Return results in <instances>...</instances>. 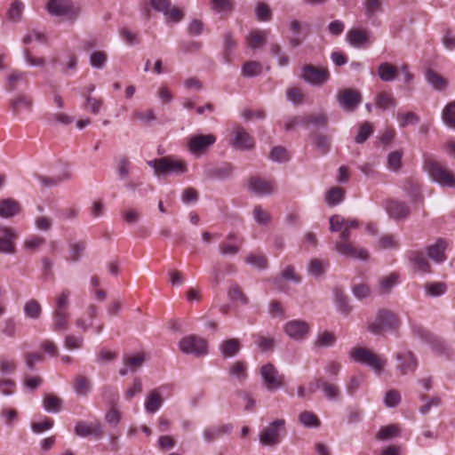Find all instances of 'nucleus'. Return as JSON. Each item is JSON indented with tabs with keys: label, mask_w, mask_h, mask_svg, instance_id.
Returning <instances> with one entry per match:
<instances>
[{
	"label": "nucleus",
	"mask_w": 455,
	"mask_h": 455,
	"mask_svg": "<svg viewBox=\"0 0 455 455\" xmlns=\"http://www.w3.org/2000/svg\"><path fill=\"white\" fill-rule=\"evenodd\" d=\"M261 71L262 65L258 61H247L242 68V74L248 77L259 76Z\"/></svg>",
	"instance_id": "obj_50"
},
{
	"label": "nucleus",
	"mask_w": 455,
	"mask_h": 455,
	"mask_svg": "<svg viewBox=\"0 0 455 455\" xmlns=\"http://www.w3.org/2000/svg\"><path fill=\"white\" fill-rule=\"evenodd\" d=\"M144 361V355L142 354H138L133 356L125 357L124 363L126 365V367H129L130 371H136L142 366Z\"/></svg>",
	"instance_id": "obj_64"
},
{
	"label": "nucleus",
	"mask_w": 455,
	"mask_h": 455,
	"mask_svg": "<svg viewBox=\"0 0 455 455\" xmlns=\"http://www.w3.org/2000/svg\"><path fill=\"white\" fill-rule=\"evenodd\" d=\"M397 283V275L391 274L379 281V291L382 294L389 293L392 288Z\"/></svg>",
	"instance_id": "obj_59"
},
{
	"label": "nucleus",
	"mask_w": 455,
	"mask_h": 455,
	"mask_svg": "<svg viewBox=\"0 0 455 455\" xmlns=\"http://www.w3.org/2000/svg\"><path fill=\"white\" fill-rule=\"evenodd\" d=\"M107 54L102 51L93 52L90 56V64L92 68L102 69L107 63Z\"/></svg>",
	"instance_id": "obj_57"
},
{
	"label": "nucleus",
	"mask_w": 455,
	"mask_h": 455,
	"mask_svg": "<svg viewBox=\"0 0 455 455\" xmlns=\"http://www.w3.org/2000/svg\"><path fill=\"white\" fill-rule=\"evenodd\" d=\"M395 369L401 375H407L416 371L418 367L417 358L409 350H400L395 354Z\"/></svg>",
	"instance_id": "obj_10"
},
{
	"label": "nucleus",
	"mask_w": 455,
	"mask_h": 455,
	"mask_svg": "<svg viewBox=\"0 0 455 455\" xmlns=\"http://www.w3.org/2000/svg\"><path fill=\"white\" fill-rule=\"evenodd\" d=\"M399 429L395 425H387L379 429L377 439L387 441L398 435Z\"/></svg>",
	"instance_id": "obj_63"
},
{
	"label": "nucleus",
	"mask_w": 455,
	"mask_h": 455,
	"mask_svg": "<svg viewBox=\"0 0 455 455\" xmlns=\"http://www.w3.org/2000/svg\"><path fill=\"white\" fill-rule=\"evenodd\" d=\"M24 10V4L20 0H14L8 11L9 19L12 21H19Z\"/></svg>",
	"instance_id": "obj_60"
},
{
	"label": "nucleus",
	"mask_w": 455,
	"mask_h": 455,
	"mask_svg": "<svg viewBox=\"0 0 455 455\" xmlns=\"http://www.w3.org/2000/svg\"><path fill=\"white\" fill-rule=\"evenodd\" d=\"M373 129L370 123L364 122L358 128V132L355 137V141L357 144H362L368 140V138L372 134Z\"/></svg>",
	"instance_id": "obj_54"
},
{
	"label": "nucleus",
	"mask_w": 455,
	"mask_h": 455,
	"mask_svg": "<svg viewBox=\"0 0 455 455\" xmlns=\"http://www.w3.org/2000/svg\"><path fill=\"white\" fill-rule=\"evenodd\" d=\"M220 350L223 356L233 357L240 350V342L237 339H228L222 341L220 345Z\"/></svg>",
	"instance_id": "obj_35"
},
{
	"label": "nucleus",
	"mask_w": 455,
	"mask_h": 455,
	"mask_svg": "<svg viewBox=\"0 0 455 455\" xmlns=\"http://www.w3.org/2000/svg\"><path fill=\"white\" fill-rule=\"evenodd\" d=\"M302 78L311 85H322L329 80L330 73L325 68L306 65L302 69Z\"/></svg>",
	"instance_id": "obj_12"
},
{
	"label": "nucleus",
	"mask_w": 455,
	"mask_h": 455,
	"mask_svg": "<svg viewBox=\"0 0 455 455\" xmlns=\"http://www.w3.org/2000/svg\"><path fill=\"white\" fill-rule=\"evenodd\" d=\"M399 326V319L389 310L381 309L378 312L375 320L369 323L370 332L378 335L384 331H394Z\"/></svg>",
	"instance_id": "obj_4"
},
{
	"label": "nucleus",
	"mask_w": 455,
	"mask_h": 455,
	"mask_svg": "<svg viewBox=\"0 0 455 455\" xmlns=\"http://www.w3.org/2000/svg\"><path fill=\"white\" fill-rule=\"evenodd\" d=\"M102 398L109 406H116L119 394L116 387L106 385L102 388Z\"/></svg>",
	"instance_id": "obj_41"
},
{
	"label": "nucleus",
	"mask_w": 455,
	"mask_h": 455,
	"mask_svg": "<svg viewBox=\"0 0 455 455\" xmlns=\"http://www.w3.org/2000/svg\"><path fill=\"white\" fill-rule=\"evenodd\" d=\"M365 15L371 19L376 14L382 12L381 0H365L363 3Z\"/></svg>",
	"instance_id": "obj_46"
},
{
	"label": "nucleus",
	"mask_w": 455,
	"mask_h": 455,
	"mask_svg": "<svg viewBox=\"0 0 455 455\" xmlns=\"http://www.w3.org/2000/svg\"><path fill=\"white\" fill-rule=\"evenodd\" d=\"M445 242L443 239L437 240L427 249V256L435 263H442L445 260Z\"/></svg>",
	"instance_id": "obj_30"
},
{
	"label": "nucleus",
	"mask_w": 455,
	"mask_h": 455,
	"mask_svg": "<svg viewBox=\"0 0 455 455\" xmlns=\"http://www.w3.org/2000/svg\"><path fill=\"white\" fill-rule=\"evenodd\" d=\"M268 31L267 30H252L246 36L247 44L251 49H257L267 42Z\"/></svg>",
	"instance_id": "obj_34"
},
{
	"label": "nucleus",
	"mask_w": 455,
	"mask_h": 455,
	"mask_svg": "<svg viewBox=\"0 0 455 455\" xmlns=\"http://www.w3.org/2000/svg\"><path fill=\"white\" fill-rule=\"evenodd\" d=\"M217 138L213 134H192L187 138V148L192 155L200 156L216 142Z\"/></svg>",
	"instance_id": "obj_6"
},
{
	"label": "nucleus",
	"mask_w": 455,
	"mask_h": 455,
	"mask_svg": "<svg viewBox=\"0 0 455 455\" xmlns=\"http://www.w3.org/2000/svg\"><path fill=\"white\" fill-rule=\"evenodd\" d=\"M98 315V308L95 305H89L86 308L84 316H80L76 319V326L83 331L89 330L93 331L95 334H100L103 331V324H94V320Z\"/></svg>",
	"instance_id": "obj_9"
},
{
	"label": "nucleus",
	"mask_w": 455,
	"mask_h": 455,
	"mask_svg": "<svg viewBox=\"0 0 455 455\" xmlns=\"http://www.w3.org/2000/svg\"><path fill=\"white\" fill-rule=\"evenodd\" d=\"M334 249L338 253L345 257L363 260L368 259V251L365 249L356 247L350 242H335Z\"/></svg>",
	"instance_id": "obj_17"
},
{
	"label": "nucleus",
	"mask_w": 455,
	"mask_h": 455,
	"mask_svg": "<svg viewBox=\"0 0 455 455\" xmlns=\"http://www.w3.org/2000/svg\"><path fill=\"white\" fill-rule=\"evenodd\" d=\"M427 82L436 90L444 88L446 83L444 79L433 70H427L426 73Z\"/></svg>",
	"instance_id": "obj_61"
},
{
	"label": "nucleus",
	"mask_w": 455,
	"mask_h": 455,
	"mask_svg": "<svg viewBox=\"0 0 455 455\" xmlns=\"http://www.w3.org/2000/svg\"><path fill=\"white\" fill-rule=\"evenodd\" d=\"M245 262L258 269H265L267 267V259L262 254H249L245 258Z\"/></svg>",
	"instance_id": "obj_55"
},
{
	"label": "nucleus",
	"mask_w": 455,
	"mask_h": 455,
	"mask_svg": "<svg viewBox=\"0 0 455 455\" xmlns=\"http://www.w3.org/2000/svg\"><path fill=\"white\" fill-rule=\"evenodd\" d=\"M410 261L415 271L422 273L430 271L428 261L421 251H411L410 254Z\"/></svg>",
	"instance_id": "obj_32"
},
{
	"label": "nucleus",
	"mask_w": 455,
	"mask_h": 455,
	"mask_svg": "<svg viewBox=\"0 0 455 455\" xmlns=\"http://www.w3.org/2000/svg\"><path fill=\"white\" fill-rule=\"evenodd\" d=\"M259 372L264 385L268 391H275L283 387L284 377L279 374L277 369L272 363L262 365Z\"/></svg>",
	"instance_id": "obj_7"
},
{
	"label": "nucleus",
	"mask_w": 455,
	"mask_h": 455,
	"mask_svg": "<svg viewBox=\"0 0 455 455\" xmlns=\"http://www.w3.org/2000/svg\"><path fill=\"white\" fill-rule=\"evenodd\" d=\"M180 350L187 355H193L196 357L204 356L208 354V342L196 335H187L179 341Z\"/></svg>",
	"instance_id": "obj_5"
},
{
	"label": "nucleus",
	"mask_w": 455,
	"mask_h": 455,
	"mask_svg": "<svg viewBox=\"0 0 455 455\" xmlns=\"http://www.w3.org/2000/svg\"><path fill=\"white\" fill-rule=\"evenodd\" d=\"M299 421L306 427H319L321 421L318 417L309 411H302L299 415Z\"/></svg>",
	"instance_id": "obj_42"
},
{
	"label": "nucleus",
	"mask_w": 455,
	"mask_h": 455,
	"mask_svg": "<svg viewBox=\"0 0 455 455\" xmlns=\"http://www.w3.org/2000/svg\"><path fill=\"white\" fill-rule=\"evenodd\" d=\"M20 212V204L13 198L0 200V217L9 219L16 216Z\"/></svg>",
	"instance_id": "obj_28"
},
{
	"label": "nucleus",
	"mask_w": 455,
	"mask_h": 455,
	"mask_svg": "<svg viewBox=\"0 0 455 455\" xmlns=\"http://www.w3.org/2000/svg\"><path fill=\"white\" fill-rule=\"evenodd\" d=\"M10 108L14 116L20 115L21 110L31 112L33 106V100L31 97L24 94L18 95L10 100Z\"/></svg>",
	"instance_id": "obj_23"
},
{
	"label": "nucleus",
	"mask_w": 455,
	"mask_h": 455,
	"mask_svg": "<svg viewBox=\"0 0 455 455\" xmlns=\"http://www.w3.org/2000/svg\"><path fill=\"white\" fill-rule=\"evenodd\" d=\"M68 312L55 311L52 312V330L55 331H65L68 329Z\"/></svg>",
	"instance_id": "obj_36"
},
{
	"label": "nucleus",
	"mask_w": 455,
	"mask_h": 455,
	"mask_svg": "<svg viewBox=\"0 0 455 455\" xmlns=\"http://www.w3.org/2000/svg\"><path fill=\"white\" fill-rule=\"evenodd\" d=\"M232 424H224L221 426H210L204 429L203 436L205 442L212 443L220 438L224 434L231 433Z\"/></svg>",
	"instance_id": "obj_26"
},
{
	"label": "nucleus",
	"mask_w": 455,
	"mask_h": 455,
	"mask_svg": "<svg viewBox=\"0 0 455 455\" xmlns=\"http://www.w3.org/2000/svg\"><path fill=\"white\" fill-rule=\"evenodd\" d=\"M27 79V73L21 70H13L7 76V85L6 90L8 92H12L17 88L18 83L23 82Z\"/></svg>",
	"instance_id": "obj_43"
},
{
	"label": "nucleus",
	"mask_w": 455,
	"mask_h": 455,
	"mask_svg": "<svg viewBox=\"0 0 455 455\" xmlns=\"http://www.w3.org/2000/svg\"><path fill=\"white\" fill-rule=\"evenodd\" d=\"M44 408L46 411L57 413L61 411L62 400L52 394H47L44 397Z\"/></svg>",
	"instance_id": "obj_39"
},
{
	"label": "nucleus",
	"mask_w": 455,
	"mask_h": 455,
	"mask_svg": "<svg viewBox=\"0 0 455 455\" xmlns=\"http://www.w3.org/2000/svg\"><path fill=\"white\" fill-rule=\"evenodd\" d=\"M331 141L329 136L322 133L315 134L314 138V145L322 155H325L330 150Z\"/></svg>",
	"instance_id": "obj_47"
},
{
	"label": "nucleus",
	"mask_w": 455,
	"mask_h": 455,
	"mask_svg": "<svg viewBox=\"0 0 455 455\" xmlns=\"http://www.w3.org/2000/svg\"><path fill=\"white\" fill-rule=\"evenodd\" d=\"M375 106L379 108L386 110L389 108H395L396 106V100L393 97L392 93H387L386 92H379L375 96Z\"/></svg>",
	"instance_id": "obj_38"
},
{
	"label": "nucleus",
	"mask_w": 455,
	"mask_h": 455,
	"mask_svg": "<svg viewBox=\"0 0 455 455\" xmlns=\"http://www.w3.org/2000/svg\"><path fill=\"white\" fill-rule=\"evenodd\" d=\"M321 389L326 399L334 401L341 397V390L337 384L329 382L323 378H318L311 384L310 392Z\"/></svg>",
	"instance_id": "obj_16"
},
{
	"label": "nucleus",
	"mask_w": 455,
	"mask_h": 455,
	"mask_svg": "<svg viewBox=\"0 0 455 455\" xmlns=\"http://www.w3.org/2000/svg\"><path fill=\"white\" fill-rule=\"evenodd\" d=\"M153 8L162 12L165 18L170 21H180L183 18V13L176 7L171 6L170 0H151Z\"/></svg>",
	"instance_id": "obj_19"
},
{
	"label": "nucleus",
	"mask_w": 455,
	"mask_h": 455,
	"mask_svg": "<svg viewBox=\"0 0 455 455\" xmlns=\"http://www.w3.org/2000/svg\"><path fill=\"white\" fill-rule=\"evenodd\" d=\"M398 75V68L389 62H382L378 68V76L384 82L394 81Z\"/></svg>",
	"instance_id": "obj_33"
},
{
	"label": "nucleus",
	"mask_w": 455,
	"mask_h": 455,
	"mask_svg": "<svg viewBox=\"0 0 455 455\" xmlns=\"http://www.w3.org/2000/svg\"><path fill=\"white\" fill-rule=\"evenodd\" d=\"M116 173L119 180H127L131 170V161L126 156H119L116 159Z\"/></svg>",
	"instance_id": "obj_37"
},
{
	"label": "nucleus",
	"mask_w": 455,
	"mask_h": 455,
	"mask_svg": "<svg viewBox=\"0 0 455 455\" xmlns=\"http://www.w3.org/2000/svg\"><path fill=\"white\" fill-rule=\"evenodd\" d=\"M327 267L328 262L318 259H313L308 264V272L311 275L318 277L324 273Z\"/></svg>",
	"instance_id": "obj_51"
},
{
	"label": "nucleus",
	"mask_w": 455,
	"mask_h": 455,
	"mask_svg": "<svg viewBox=\"0 0 455 455\" xmlns=\"http://www.w3.org/2000/svg\"><path fill=\"white\" fill-rule=\"evenodd\" d=\"M284 333L296 341L304 340L309 333V325L307 322L299 319L291 320L283 326Z\"/></svg>",
	"instance_id": "obj_11"
},
{
	"label": "nucleus",
	"mask_w": 455,
	"mask_h": 455,
	"mask_svg": "<svg viewBox=\"0 0 455 455\" xmlns=\"http://www.w3.org/2000/svg\"><path fill=\"white\" fill-rule=\"evenodd\" d=\"M75 434L81 437H87L89 435L100 437L102 435V429L100 423L79 421L75 426Z\"/></svg>",
	"instance_id": "obj_24"
},
{
	"label": "nucleus",
	"mask_w": 455,
	"mask_h": 455,
	"mask_svg": "<svg viewBox=\"0 0 455 455\" xmlns=\"http://www.w3.org/2000/svg\"><path fill=\"white\" fill-rule=\"evenodd\" d=\"M71 291L68 289H64L55 299V311L67 312L69 306V299Z\"/></svg>",
	"instance_id": "obj_44"
},
{
	"label": "nucleus",
	"mask_w": 455,
	"mask_h": 455,
	"mask_svg": "<svg viewBox=\"0 0 455 455\" xmlns=\"http://www.w3.org/2000/svg\"><path fill=\"white\" fill-rule=\"evenodd\" d=\"M46 9L49 13L56 16L72 17L76 14L75 9L69 0H50Z\"/></svg>",
	"instance_id": "obj_20"
},
{
	"label": "nucleus",
	"mask_w": 455,
	"mask_h": 455,
	"mask_svg": "<svg viewBox=\"0 0 455 455\" xmlns=\"http://www.w3.org/2000/svg\"><path fill=\"white\" fill-rule=\"evenodd\" d=\"M335 342L336 337L333 333L329 331H323L317 335L315 344L317 347H328L333 346Z\"/></svg>",
	"instance_id": "obj_56"
},
{
	"label": "nucleus",
	"mask_w": 455,
	"mask_h": 455,
	"mask_svg": "<svg viewBox=\"0 0 455 455\" xmlns=\"http://www.w3.org/2000/svg\"><path fill=\"white\" fill-rule=\"evenodd\" d=\"M234 167L230 164H224L220 167H215L211 164H207L204 168V176L205 179H219L223 180L228 178Z\"/></svg>",
	"instance_id": "obj_22"
},
{
	"label": "nucleus",
	"mask_w": 455,
	"mask_h": 455,
	"mask_svg": "<svg viewBox=\"0 0 455 455\" xmlns=\"http://www.w3.org/2000/svg\"><path fill=\"white\" fill-rule=\"evenodd\" d=\"M0 253L14 254L15 241L19 237L17 231L12 228L0 227Z\"/></svg>",
	"instance_id": "obj_15"
},
{
	"label": "nucleus",
	"mask_w": 455,
	"mask_h": 455,
	"mask_svg": "<svg viewBox=\"0 0 455 455\" xmlns=\"http://www.w3.org/2000/svg\"><path fill=\"white\" fill-rule=\"evenodd\" d=\"M148 164L155 170L156 174L175 173L183 174L188 171L186 162L172 156H165L148 162Z\"/></svg>",
	"instance_id": "obj_3"
},
{
	"label": "nucleus",
	"mask_w": 455,
	"mask_h": 455,
	"mask_svg": "<svg viewBox=\"0 0 455 455\" xmlns=\"http://www.w3.org/2000/svg\"><path fill=\"white\" fill-rule=\"evenodd\" d=\"M344 199V190L335 187L330 189L325 196V201L330 206H335L340 204Z\"/></svg>",
	"instance_id": "obj_45"
},
{
	"label": "nucleus",
	"mask_w": 455,
	"mask_h": 455,
	"mask_svg": "<svg viewBox=\"0 0 455 455\" xmlns=\"http://www.w3.org/2000/svg\"><path fill=\"white\" fill-rule=\"evenodd\" d=\"M386 210L388 215L395 220L406 218L410 212V210L405 204L395 200L387 201Z\"/></svg>",
	"instance_id": "obj_27"
},
{
	"label": "nucleus",
	"mask_w": 455,
	"mask_h": 455,
	"mask_svg": "<svg viewBox=\"0 0 455 455\" xmlns=\"http://www.w3.org/2000/svg\"><path fill=\"white\" fill-rule=\"evenodd\" d=\"M229 373L232 377L235 378L241 382L245 380L247 378L245 363L239 361L234 363L229 369Z\"/></svg>",
	"instance_id": "obj_53"
},
{
	"label": "nucleus",
	"mask_w": 455,
	"mask_h": 455,
	"mask_svg": "<svg viewBox=\"0 0 455 455\" xmlns=\"http://www.w3.org/2000/svg\"><path fill=\"white\" fill-rule=\"evenodd\" d=\"M442 119L448 127L455 129V101L449 103L443 108Z\"/></svg>",
	"instance_id": "obj_48"
},
{
	"label": "nucleus",
	"mask_w": 455,
	"mask_h": 455,
	"mask_svg": "<svg viewBox=\"0 0 455 455\" xmlns=\"http://www.w3.org/2000/svg\"><path fill=\"white\" fill-rule=\"evenodd\" d=\"M72 387L77 395L84 397L87 396L92 390L91 379L82 374H78L74 378Z\"/></svg>",
	"instance_id": "obj_29"
},
{
	"label": "nucleus",
	"mask_w": 455,
	"mask_h": 455,
	"mask_svg": "<svg viewBox=\"0 0 455 455\" xmlns=\"http://www.w3.org/2000/svg\"><path fill=\"white\" fill-rule=\"evenodd\" d=\"M24 312L28 317L37 319L41 315V306L36 300L30 299L25 304Z\"/></svg>",
	"instance_id": "obj_58"
},
{
	"label": "nucleus",
	"mask_w": 455,
	"mask_h": 455,
	"mask_svg": "<svg viewBox=\"0 0 455 455\" xmlns=\"http://www.w3.org/2000/svg\"><path fill=\"white\" fill-rule=\"evenodd\" d=\"M339 107L347 111L353 112L356 109L361 101L360 93L354 89H344L336 95Z\"/></svg>",
	"instance_id": "obj_13"
},
{
	"label": "nucleus",
	"mask_w": 455,
	"mask_h": 455,
	"mask_svg": "<svg viewBox=\"0 0 455 455\" xmlns=\"http://www.w3.org/2000/svg\"><path fill=\"white\" fill-rule=\"evenodd\" d=\"M334 300L338 310L345 315L351 311V307L348 304L347 297L345 295L341 289H334Z\"/></svg>",
	"instance_id": "obj_40"
},
{
	"label": "nucleus",
	"mask_w": 455,
	"mask_h": 455,
	"mask_svg": "<svg viewBox=\"0 0 455 455\" xmlns=\"http://www.w3.org/2000/svg\"><path fill=\"white\" fill-rule=\"evenodd\" d=\"M425 291L428 296L438 297L445 293L446 285L441 282L427 283Z\"/></svg>",
	"instance_id": "obj_52"
},
{
	"label": "nucleus",
	"mask_w": 455,
	"mask_h": 455,
	"mask_svg": "<svg viewBox=\"0 0 455 455\" xmlns=\"http://www.w3.org/2000/svg\"><path fill=\"white\" fill-rule=\"evenodd\" d=\"M248 189L258 196H269L275 190L274 181L267 180L259 177H251L247 182Z\"/></svg>",
	"instance_id": "obj_14"
},
{
	"label": "nucleus",
	"mask_w": 455,
	"mask_h": 455,
	"mask_svg": "<svg viewBox=\"0 0 455 455\" xmlns=\"http://www.w3.org/2000/svg\"><path fill=\"white\" fill-rule=\"evenodd\" d=\"M71 178V173L69 171H65L63 174L60 177L55 178H47L43 177L41 175H36V179L42 183V185L45 187L56 186L63 180H68Z\"/></svg>",
	"instance_id": "obj_49"
},
{
	"label": "nucleus",
	"mask_w": 455,
	"mask_h": 455,
	"mask_svg": "<svg viewBox=\"0 0 455 455\" xmlns=\"http://www.w3.org/2000/svg\"><path fill=\"white\" fill-rule=\"evenodd\" d=\"M285 420L283 419L272 421L259 434V439L263 445H275L280 443V432L284 428Z\"/></svg>",
	"instance_id": "obj_8"
},
{
	"label": "nucleus",
	"mask_w": 455,
	"mask_h": 455,
	"mask_svg": "<svg viewBox=\"0 0 455 455\" xmlns=\"http://www.w3.org/2000/svg\"><path fill=\"white\" fill-rule=\"evenodd\" d=\"M232 145L241 150H248L253 148V138L242 127L235 132V138Z\"/></svg>",
	"instance_id": "obj_25"
},
{
	"label": "nucleus",
	"mask_w": 455,
	"mask_h": 455,
	"mask_svg": "<svg viewBox=\"0 0 455 455\" xmlns=\"http://www.w3.org/2000/svg\"><path fill=\"white\" fill-rule=\"evenodd\" d=\"M424 169L434 182L441 187L455 188V174L446 165L429 158L425 161Z\"/></svg>",
	"instance_id": "obj_1"
},
{
	"label": "nucleus",
	"mask_w": 455,
	"mask_h": 455,
	"mask_svg": "<svg viewBox=\"0 0 455 455\" xmlns=\"http://www.w3.org/2000/svg\"><path fill=\"white\" fill-rule=\"evenodd\" d=\"M163 398L156 390H151L145 399V411L149 414L156 413L163 405Z\"/></svg>",
	"instance_id": "obj_31"
},
{
	"label": "nucleus",
	"mask_w": 455,
	"mask_h": 455,
	"mask_svg": "<svg viewBox=\"0 0 455 455\" xmlns=\"http://www.w3.org/2000/svg\"><path fill=\"white\" fill-rule=\"evenodd\" d=\"M45 243V239L38 235H31L24 242V249L30 251H36L42 245Z\"/></svg>",
	"instance_id": "obj_62"
},
{
	"label": "nucleus",
	"mask_w": 455,
	"mask_h": 455,
	"mask_svg": "<svg viewBox=\"0 0 455 455\" xmlns=\"http://www.w3.org/2000/svg\"><path fill=\"white\" fill-rule=\"evenodd\" d=\"M349 357L358 363L370 367L375 373L380 374L387 364V358L379 355L365 347H354L349 351Z\"/></svg>",
	"instance_id": "obj_2"
},
{
	"label": "nucleus",
	"mask_w": 455,
	"mask_h": 455,
	"mask_svg": "<svg viewBox=\"0 0 455 455\" xmlns=\"http://www.w3.org/2000/svg\"><path fill=\"white\" fill-rule=\"evenodd\" d=\"M347 43L355 48H365L373 43L369 32L363 29L353 28L346 35Z\"/></svg>",
	"instance_id": "obj_18"
},
{
	"label": "nucleus",
	"mask_w": 455,
	"mask_h": 455,
	"mask_svg": "<svg viewBox=\"0 0 455 455\" xmlns=\"http://www.w3.org/2000/svg\"><path fill=\"white\" fill-rule=\"evenodd\" d=\"M243 243V239L235 234L230 233L227 235L226 241L219 246L220 253L223 256L236 255Z\"/></svg>",
	"instance_id": "obj_21"
}]
</instances>
